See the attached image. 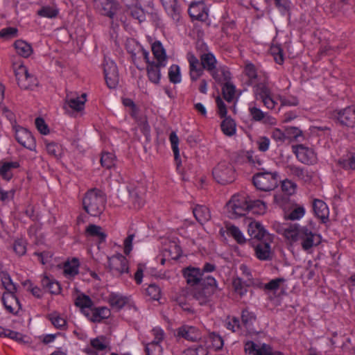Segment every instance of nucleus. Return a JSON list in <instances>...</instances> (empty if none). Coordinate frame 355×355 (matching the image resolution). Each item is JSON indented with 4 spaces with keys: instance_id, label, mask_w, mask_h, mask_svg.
Listing matches in <instances>:
<instances>
[{
    "instance_id": "f257e3e1",
    "label": "nucleus",
    "mask_w": 355,
    "mask_h": 355,
    "mask_svg": "<svg viewBox=\"0 0 355 355\" xmlns=\"http://www.w3.org/2000/svg\"><path fill=\"white\" fill-rule=\"evenodd\" d=\"M286 238L293 241H300L302 248L310 252L313 247L318 246L322 242V236L310 226L301 227L297 223L290 225L284 228Z\"/></svg>"
},
{
    "instance_id": "f03ea898",
    "label": "nucleus",
    "mask_w": 355,
    "mask_h": 355,
    "mask_svg": "<svg viewBox=\"0 0 355 355\" xmlns=\"http://www.w3.org/2000/svg\"><path fill=\"white\" fill-rule=\"evenodd\" d=\"M106 200V196L101 190L91 189L84 195L83 208L91 216L98 217L103 212Z\"/></svg>"
},
{
    "instance_id": "7ed1b4c3",
    "label": "nucleus",
    "mask_w": 355,
    "mask_h": 355,
    "mask_svg": "<svg viewBox=\"0 0 355 355\" xmlns=\"http://www.w3.org/2000/svg\"><path fill=\"white\" fill-rule=\"evenodd\" d=\"M248 209V196L245 193L234 194L225 205L226 214L231 219L246 215Z\"/></svg>"
},
{
    "instance_id": "20e7f679",
    "label": "nucleus",
    "mask_w": 355,
    "mask_h": 355,
    "mask_svg": "<svg viewBox=\"0 0 355 355\" xmlns=\"http://www.w3.org/2000/svg\"><path fill=\"white\" fill-rule=\"evenodd\" d=\"M86 101V93L79 92L76 90H69L64 98L63 108L69 116H76L78 114H82L85 110Z\"/></svg>"
},
{
    "instance_id": "39448f33",
    "label": "nucleus",
    "mask_w": 355,
    "mask_h": 355,
    "mask_svg": "<svg viewBox=\"0 0 355 355\" xmlns=\"http://www.w3.org/2000/svg\"><path fill=\"white\" fill-rule=\"evenodd\" d=\"M245 83L253 89H267V74L261 71H258L252 63H247L243 70Z\"/></svg>"
},
{
    "instance_id": "423d86ee",
    "label": "nucleus",
    "mask_w": 355,
    "mask_h": 355,
    "mask_svg": "<svg viewBox=\"0 0 355 355\" xmlns=\"http://www.w3.org/2000/svg\"><path fill=\"white\" fill-rule=\"evenodd\" d=\"M252 180L257 189L261 191H269L277 187L279 175L277 171L264 170L254 175Z\"/></svg>"
},
{
    "instance_id": "0eeeda50",
    "label": "nucleus",
    "mask_w": 355,
    "mask_h": 355,
    "mask_svg": "<svg viewBox=\"0 0 355 355\" xmlns=\"http://www.w3.org/2000/svg\"><path fill=\"white\" fill-rule=\"evenodd\" d=\"M200 287V289L196 291L194 297L199 304L204 305L210 301L211 296L216 291L217 282L214 277L208 275L202 279Z\"/></svg>"
},
{
    "instance_id": "6e6552de",
    "label": "nucleus",
    "mask_w": 355,
    "mask_h": 355,
    "mask_svg": "<svg viewBox=\"0 0 355 355\" xmlns=\"http://www.w3.org/2000/svg\"><path fill=\"white\" fill-rule=\"evenodd\" d=\"M212 175L214 180L221 184L232 183L235 180V171L232 165L225 161L214 168Z\"/></svg>"
},
{
    "instance_id": "1a4fd4ad",
    "label": "nucleus",
    "mask_w": 355,
    "mask_h": 355,
    "mask_svg": "<svg viewBox=\"0 0 355 355\" xmlns=\"http://www.w3.org/2000/svg\"><path fill=\"white\" fill-rule=\"evenodd\" d=\"M131 203L135 209H140L146 201V187L143 182L130 184L127 187Z\"/></svg>"
},
{
    "instance_id": "9d476101",
    "label": "nucleus",
    "mask_w": 355,
    "mask_h": 355,
    "mask_svg": "<svg viewBox=\"0 0 355 355\" xmlns=\"http://www.w3.org/2000/svg\"><path fill=\"white\" fill-rule=\"evenodd\" d=\"M103 67L105 83L108 89H116L119 80L116 63L110 58L105 57Z\"/></svg>"
},
{
    "instance_id": "9b49d317",
    "label": "nucleus",
    "mask_w": 355,
    "mask_h": 355,
    "mask_svg": "<svg viewBox=\"0 0 355 355\" xmlns=\"http://www.w3.org/2000/svg\"><path fill=\"white\" fill-rule=\"evenodd\" d=\"M125 49L130 54L134 64H137L141 58L146 62H149V52L144 49L136 40L128 38L125 42Z\"/></svg>"
},
{
    "instance_id": "f8f14e48",
    "label": "nucleus",
    "mask_w": 355,
    "mask_h": 355,
    "mask_svg": "<svg viewBox=\"0 0 355 355\" xmlns=\"http://www.w3.org/2000/svg\"><path fill=\"white\" fill-rule=\"evenodd\" d=\"M293 153L297 160L304 164L313 165L317 162V155L314 150L304 144H297L292 146Z\"/></svg>"
},
{
    "instance_id": "ddd939ff",
    "label": "nucleus",
    "mask_w": 355,
    "mask_h": 355,
    "mask_svg": "<svg viewBox=\"0 0 355 355\" xmlns=\"http://www.w3.org/2000/svg\"><path fill=\"white\" fill-rule=\"evenodd\" d=\"M211 75L221 89H236L232 73L227 66H219Z\"/></svg>"
},
{
    "instance_id": "4468645a",
    "label": "nucleus",
    "mask_w": 355,
    "mask_h": 355,
    "mask_svg": "<svg viewBox=\"0 0 355 355\" xmlns=\"http://www.w3.org/2000/svg\"><path fill=\"white\" fill-rule=\"evenodd\" d=\"M108 347L107 343L104 336H98L91 338L87 344L83 352L87 355H103Z\"/></svg>"
},
{
    "instance_id": "2eb2a0df",
    "label": "nucleus",
    "mask_w": 355,
    "mask_h": 355,
    "mask_svg": "<svg viewBox=\"0 0 355 355\" xmlns=\"http://www.w3.org/2000/svg\"><path fill=\"white\" fill-rule=\"evenodd\" d=\"M15 139L23 147L33 150L35 148V141L31 132L26 128L17 125L14 127Z\"/></svg>"
},
{
    "instance_id": "dca6fc26",
    "label": "nucleus",
    "mask_w": 355,
    "mask_h": 355,
    "mask_svg": "<svg viewBox=\"0 0 355 355\" xmlns=\"http://www.w3.org/2000/svg\"><path fill=\"white\" fill-rule=\"evenodd\" d=\"M160 2L167 16L178 23L182 17V12L180 2L178 0H160Z\"/></svg>"
},
{
    "instance_id": "f3484780",
    "label": "nucleus",
    "mask_w": 355,
    "mask_h": 355,
    "mask_svg": "<svg viewBox=\"0 0 355 355\" xmlns=\"http://www.w3.org/2000/svg\"><path fill=\"white\" fill-rule=\"evenodd\" d=\"M107 265L113 272H116L119 274L129 272L128 261L121 254L108 257Z\"/></svg>"
},
{
    "instance_id": "a211bd4d",
    "label": "nucleus",
    "mask_w": 355,
    "mask_h": 355,
    "mask_svg": "<svg viewBox=\"0 0 355 355\" xmlns=\"http://www.w3.org/2000/svg\"><path fill=\"white\" fill-rule=\"evenodd\" d=\"M336 117L341 125L354 128L355 126V105L338 110Z\"/></svg>"
},
{
    "instance_id": "6ab92c4d",
    "label": "nucleus",
    "mask_w": 355,
    "mask_h": 355,
    "mask_svg": "<svg viewBox=\"0 0 355 355\" xmlns=\"http://www.w3.org/2000/svg\"><path fill=\"white\" fill-rule=\"evenodd\" d=\"M176 336L191 342H196L201 338V333L197 327L187 324L177 329Z\"/></svg>"
},
{
    "instance_id": "aec40b11",
    "label": "nucleus",
    "mask_w": 355,
    "mask_h": 355,
    "mask_svg": "<svg viewBox=\"0 0 355 355\" xmlns=\"http://www.w3.org/2000/svg\"><path fill=\"white\" fill-rule=\"evenodd\" d=\"M254 252L259 260L269 261L272 259V252L270 242L268 241V238L258 241L254 246Z\"/></svg>"
},
{
    "instance_id": "412c9836",
    "label": "nucleus",
    "mask_w": 355,
    "mask_h": 355,
    "mask_svg": "<svg viewBox=\"0 0 355 355\" xmlns=\"http://www.w3.org/2000/svg\"><path fill=\"white\" fill-rule=\"evenodd\" d=\"M85 316L93 322H101L103 320L108 318L111 312L106 306L91 308L84 311Z\"/></svg>"
},
{
    "instance_id": "4be33fe9",
    "label": "nucleus",
    "mask_w": 355,
    "mask_h": 355,
    "mask_svg": "<svg viewBox=\"0 0 355 355\" xmlns=\"http://www.w3.org/2000/svg\"><path fill=\"white\" fill-rule=\"evenodd\" d=\"M2 302L6 311L14 315L17 314L21 309L15 292H4L2 295Z\"/></svg>"
},
{
    "instance_id": "5701e85b",
    "label": "nucleus",
    "mask_w": 355,
    "mask_h": 355,
    "mask_svg": "<svg viewBox=\"0 0 355 355\" xmlns=\"http://www.w3.org/2000/svg\"><path fill=\"white\" fill-rule=\"evenodd\" d=\"M245 351L247 355H272L274 353L270 345L263 343L259 346L252 341L245 344Z\"/></svg>"
},
{
    "instance_id": "b1692460",
    "label": "nucleus",
    "mask_w": 355,
    "mask_h": 355,
    "mask_svg": "<svg viewBox=\"0 0 355 355\" xmlns=\"http://www.w3.org/2000/svg\"><path fill=\"white\" fill-rule=\"evenodd\" d=\"M289 173L304 183H309L313 176V172L305 167L297 166L293 164L288 166Z\"/></svg>"
},
{
    "instance_id": "393cba45",
    "label": "nucleus",
    "mask_w": 355,
    "mask_h": 355,
    "mask_svg": "<svg viewBox=\"0 0 355 355\" xmlns=\"http://www.w3.org/2000/svg\"><path fill=\"white\" fill-rule=\"evenodd\" d=\"M183 276L190 286L202 284V272L199 268L189 266L183 270Z\"/></svg>"
},
{
    "instance_id": "a878e982",
    "label": "nucleus",
    "mask_w": 355,
    "mask_h": 355,
    "mask_svg": "<svg viewBox=\"0 0 355 355\" xmlns=\"http://www.w3.org/2000/svg\"><path fill=\"white\" fill-rule=\"evenodd\" d=\"M188 12L192 19L205 21L207 17V8L202 1L191 3Z\"/></svg>"
},
{
    "instance_id": "bb28decb",
    "label": "nucleus",
    "mask_w": 355,
    "mask_h": 355,
    "mask_svg": "<svg viewBox=\"0 0 355 355\" xmlns=\"http://www.w3.org/2000/svg\"><path fill=\"white\" fill-rule=\"evenodd\" d=\"M80 261L76 257L67 259L63 263V275L68 279H73L79 273Z\"/></svg>"
},
{
    "instance_id": "cd10ccee",
    "label": "nucleus",
    "mask_w": 355,
    "mask_h": 355,
    "mask_svg": "<svg viewBox=\"0 0 355 355\" xmlns=\"http://www.w3.org/2000/svg\"><path fill=\"white\" fill-rule=\"evenodd\" d=\"M151 49L156 60L155 63L159 64V66L166 67L168 59L166 51L161 42L158 40L154 42L152 44Z\"/></svg>"
},
{
    "instance_id": "c85d7f7f",
    "label": "nucleus",
    "mask_w": 355,
    "mask_h": 355,
    "mask_svg": "<svg viewBox=\"0 0 355 355\" xmlns=\"http://www.w3.org/2000/svg\"><path fill=\"white\" fill-rule=\"evenodd\" d=\"M121 102L131 118L136 122H139L141 119L139 107L130 98L122 97Z\"/></svg>"
},
{
    "instance_id": "c756f323",
    "label": "nucleus",
    "mask_w": 355,
    "mask_h": 355,
    "mask_svg": "<svg viewBox=\"0 0 355 355\" xmlns=\"http://www.w3.org/2000/svg\"><path fill=\"white\" fill-rule=\"evenodd\" d=\"M313 209L315 216L320 218L323 223L328 218L329 211L327 204L324 201L315 199L313 202Z\"/></svg>"
},
{
    "instance_id": "7c9ffc66",
    "label": "nucleus",
    "mask_w": 355,
    "mask_h": 355,
    "mask_svg": "<svg viewBox=\"0 0 355 355\" xmlns=\"http://www.w3.org/2000/svg\"><path fill=\"white\" fill-rule=\"evenodd\" d=\"M248 232L252 238L257 239L258 241L268 237L263 226L257 221H252L249 224Z\"/></svg>"
},
{
    "instance_id": "2f4dec72",
    "label": "nucleus",
    "mask_w": 355,
    "mask_h": 355,
    "mask_svg": "<svg viewBox=\"0 0 355 355\" xmlns=\"http://www.w3.org/2000/svg\"><path fill=\"white\" fill-rule=\"evenodd\" d=\"M201 65L203 69L207 70L211 74L218 67H216L217 60L212 53H205L200 55Z\"/></svg>"
},
{
    "instance_id": "473e14b6",
    "label": "nucleus",
    "mask_w": 355,
    "mask_h": 355,
    "mask_svg": "<svg viewBox=\"0 0 355 355\" xmlns=\"http://www.w3.org/2000/svg\"><path fill=\"white\" fill-rule=\"evenodd\" d=\"M108 301L112 307L121 309L128 303L129 298L121 293L112 292L108 296Z\"/></svg>"
},
{
    "instance_id": "72a5a7b5",
    "label": "nucleus",
    "mask_w": 355,
    "mask_h": 355,
    "mask_svg": "<svg viewBox=\"0 0 355 355\" xmlns=\"http://www.w3.org/2000/svg\"><path fill=\"white\" fill-rule=\"evenodd\" d=\"M41 284L44 289L53 295L60 293L61 287L58 282L44 275L41 279Z\"/></svg>"
},
{
    "instance_id": "f704fd0d",
    "label": "nucleus",
    "mask_w": 355,
    "mask_h": 355,
    "mask_svg": "<svg viewBox=\"0 0 355 355\" xmlns=\"http://www.w3.org/2000/svg\"><path fill=\"white\" fill-rule=\"evenodd\" d=\"M19 162L17 161L3 162L0 166V175L3 180L10 181L13 177L11 171L19 168Z\"/></svg>"
},
{
    "instance_id": "c9c22d12",
    "label": "nucleus",
    "mask_w": 355,
    "mask_h": 355,
    "mask_svg": "<svg viewBox=\"0 0 355 355\" xmlns=\"http://www.w3.org/2000/svg\"><path fill=\"white\" fill-rule=\"evenodd\" d=\"M247 281L243 279L241 277H236L232 279V288L234 293L241 297L245 295L248 293V288L254 284H246Z\"/></svg>"
},
{
    "instance_id": "e433bc0d",
    "label": "nucleus",
    "mask_w": 355,
    "mask_h": 355,
    "mask_svg": "<svg viewBox=\"0 0 355 355\" xmlns=\"http://www.w3.org/2000/svg\"><path fill=\"white\" fill-rule=\"evenodd\" d=\"M193 216L201 225L211 218L209 209L205 205H196L193 209Z\"/></svg>"
},
{
    "instance_id": "4c0bfd02",
    "label": "nucleus",
    "mask_w": 355,
    "mask_h": 355,
    "mask_svg": "<svg viewBox=\"0 0 355 355\" xmlns=\"http://www.w3.org/2000/svg\"><path fill=\"white\" fill-rule=\"evenodd\" d=\"M225 229L227 234L233 238L237 243L243 244L245 243L246 239L237 226L232 224H227L225 225Z\"/></svg>"
},
{
    "instance_id": "58836bf2",
    "label": "nucleus",
    "mask_w": 355,
    "mask_h": 355,
    "mask_svg": "<svg viewBox=\"0 0 355 355\" xmlns=\"http://www.w3.org/2000/svg\"><path fill=\"white\" fill-rule=\"evenodd\" d=\"M223 346V340L218 334L215 333H211L205 338V347L207 349L211 348L214 350L220 349Z\"/></svg>"
},
{
    "instance_id": "ea45409f",
    "label": "nucleus",
    "mask_w": 355,
    "mask_h": 355,
    "mask_svg": "<svg viewBox=\"0 0 355 355\" xmlns=\"http://www.w3.org/2000/svg\"><path fill=\"white\" fill-rule=\"evenodd\" d=\"M14 47L17 53L23 58H28L33 51L31 45L22 40L15 41Z\"/></svg>"
},
{
    "instance_id": "a19ab883",
    "label": "nucleus",
    "mask_w": 355,
    "mask_h": 355,
    "mask_svg": "<svg viewBox=\"0 0 355 355\" xmlns=\"http://www.w3.org/2000/svg\"><path fill=\"white\" fill-rule=\"evenodd\" d=\"M220 128L223 133L227 137L234 136L236 133V122L230 116L223 119L220 123Z\"/></svg>"
},
{
    "instance_id": "79ce46f5",
    "label": "nucleus",
    "mask_w": 355,
    "mask_h": 355,
    "mask_svg": "<svg viewBox=\"0 0 355 355\" xmlns=\"http://www.w3.org/2000/svg\"><path fill=\"white\" fill-rule=\"evenodd\" d=\"M101 3V13L113 19L117 9V3L114 0H100Z\"/></svg>"
},
{
    "instance_id": "37998d69",
    "label": "nucleus",
    "mask_w": 355,
    "mask_h": 355,
    "mask_svg": "<svg viewBox=\"0 0 355 355\" xmlns=\"http://www.w3.org/2000/svg\"><path fill=\"white\" fill-rule=\"evenodd\" d=\"M132 6L126 5L128 8V11L130 15L135 19H137L139 22H142L146 20V14L144 9L139 4L137 0H133Z\"/></svg>"
},
{
    "instance_id": "c03bdc74",
    "label": "nucleus",
    "mask_w": 355,
    "mask_h": 355,
    "mask_svg": "<svg viewBox=\"0 0 355 355\" xmlns=\"http://www.w3.org/2000/svg\"><path fill=\"white\" fill-rule=\"evenodd\" d=\"M169 141L171 149L174 155V160L178 167L181 164V159L180 156L179 143L180 139L175 132H171L169 135Z\"/></svg>"
},
{
    "instance_id": "a18cd8bd",
    "label": "nucleus",
    "mask_w": 355,
    "mask_h": 355,
    "mask_svg": "<svg viewBox=\"0 0 355 355\" xmlns=\"http://www.w3.org/2000/svg\"><path fill=\"white\" fill-rule=\"evenodd\" d=\"M146 63L148 64L147 73L149 80L154 83H158L161 77L160 68L162 67L150 60Z\"/></svg>"
},
{
    "instance_id": "49530a36",
    "label": "nucleus",
    "mask_w": 355,
    "mask_h": 355,
    "mask_svg": "<svg viewBox=\"0 0 355 355\" xmlns=\"http://www.w3.org/2000/svg\"><path fill=\"white\" fill-rule=\"evenodd\" d=\"M248 214L252 213V214L261 215L264 214L266 206L265 203L261 200H252L248 197Z\"/></svg>"
},
{
    "instance_id": "de8ad7c7",
    "label": "nucleus",
    "mask_w": 355,
    "mask_h": 355,
    "mask_svg": "<svg viewBox=\"0 0 355 355\" xmlns=\"http://www.w3.org/2000/svg\"><path fill=\"white\" fill-rule=\"evenodd\" d=\"M338 163L345 170H355V152H348L338 159Z\"/></svg>"
},
{
    "instance_id": "09e8293b",
    "label": "nucleus",
    "mask_w": 355,
    "mask_h": 355,
    "mask_svg": "<svg viewBox=\"0 0 355 355\" xmlns=\"http://www.w3.org/2000/svg\"><path fill=\"white\" fill-rule=\"evenodd\" d=\"M0 279L2 286L6 290L5 292H16V285L13 283L10 275L7 272H0Z\"/></svg>"
},
{
    "instance_id": "8fccbe9b",
    "label": "nucleus",
    "mask_w": 355,
    "mask_h": 355,
    "mask_svg": "<svg viewBox=\"0 0 355 355\" xmlns=\"http://www.w3.org/2000/svg\"><path fill=\"white\" fill-rule=\"evenodd\" d=\"M189 74L192 83L198 82V89H207L208 82L202 77L203 70L189 71Z\"/></svg>"
},
{
    "instance_id": "3c124183",
    "label": "nucleus",
    "mask_w": 355,
    "mask_h": 355,
    "mask_svg": "<svg viewBox=\"0 0 355 355\" xmlns=\"http://www.w3.org/2000/svg\"><path fill=\"white\" fill-rule=\"evenodd\" d=\"M150 333L153 339L148 343V344L162 345L166 337V334L161 327H155L152 329Z\"/></svg>"
},
{
    "instance_id": "603ef678",
    "label": "nucleus",
    "mask_w": 355,
    "mask_h": 355,
    "mask_svg": "<svg viewBox=\"0 0 355 355\" xmlns=\"http://www.w3.org/2000/svg\"><path fill=\"white\" fill-rule=\"evenodd\" d=\"M59 14V10L56 6H44L37 10V15L41 17L55 18Z\"/></svg>"
},
{
    "instance_id": "864d4df0",
    "label": "nucleus",
    "mask_w": 355,
    "mask_h": 355,
    "mask_svg": "<svg viewBox=\"0 0 355 355\" xmlns=\"http://www.w3.org/2000/svg\"><path fill=\"white\" fill-rule=\"evenodd\" d=\"M13 252L18 257L26 254L27 250V242L23 238L17 239L14 241L12 246Z\"/></svg>"
},
{
    "instance_id": "5fc2aeb1",
    "label": "nucleus",
    "mask_w": 355,
    "mask_h": 355,
    "mask_svg": "<svg viewBox=\"0 0 355 355\" xmlns=\"http://www.w3.org/2000/svg\"><path fill=\"white\" fill-rule=\"evenodd\" d=\"M249 112L252 119L255 121H263V123L270 121V117L268 113L262 112L259 108L255 106H250L249 107Z\"/></svg>"
},
{
    "instance_id": "6e6d98bb",
    "label": "nucleus",
    "mask_w": 355,
    "mask_h": 355,
    "mask_svg": "<svg viewBox=\"0 0 355 355\" xmlns=\"http://www.w3.org/2000/svg\"><path fill=\"white\" fill-rule=\"evenodd\" d=\"M86 233L88 236H96L100 242H103L106 239V234L102 232V228L96 225L91 224L86 228Z\"/></svg>"
},
{
    "instance_id": "4d7b16f0",
    "label": "nucleus",
    "mask_w": 355,
    "mask_h": 355,
    "mask_svg": "<svg viewBox=\"0 0 355 355\" xmlns=\"http://www.w3.org/2000/svg\"><path fill=\"white\" fill-rule=\"evenodd\" d=\"M49 319L51 324L58 329L64 330L67 329V322L64 318L60 315L53 313L49 315Z\"/></svg>"
},
{
    "instance_id": "13d9d810",
    "label": "nucleus",
    "mask_w": 355,
    "mask_h": 355,
    "mask_svg": "<svg viewBox=\"0 0 355 355\" xmlns=\"http://www.w3.org/2000/svg\"><path fill=\"white\" fill-rule=\"evenodd\" d=\"M168 76L171 83H180L182 81L180 67L178 64H172L168 69Z\"/></svg>"
},
{
    "instance_id": "bf43d9fd",
    "label": "nucleus",
    "mask_w": 355,
    "mask_h": 355,
    "mask_svg": "<svg viewBox=\"0 0 355 355\" xmlns=\"http://www.w3.org/2000/svg\"><path fill=\"white\" fill-rule=\"evenodd\" d=\"M75 305L78 307H80L83 309V311H85L92 308L93 305V302L91 298L85 294H81L78 295V297L75 300Z\"/></svg>"
},
{
    "instance_id": "052dcab7",
    "label": "nucleus",
    "mask_w": 355,
    "mask_h": 355,
    "mask_svg": "<svg viewBox=\"0 0 355 355\" xmlns=\"http://www.w3.org/2000/svg\"><path fill=\"white\" fill-rule=\"evenodd\" d=\"M115 155L112 153L103 152L101 157V166L107 169H110L115 165Z\"/></svg>"
},
{
    "instance_id": "680f3d73",
    "label": "nucleus",
    "mask_w": 355,
    "mask_h": 355,
    "mask_svg": "<svg viewBox=\"0 0 355 355\" xmlns=\"http://www.w3.org/2000/svg\"><path fill=\"white\" fill-rule=\"evenodd\" d=\"M239 271L242 275L243 279L247 281L246 284H252L254 285V278L252 269L245 263L239 266Z\"/></svg>"
},
{
    "instance_id": "e2e57ef3",
    "label": "nucleus",
    "mask_w": 355,
    "mask_h": 355,
    "mask_svg": "<svg viewBox=\"0 0 355 355\" xmlns=\"http://www.w3.org/2000/svg\"><path fill=\"white\" fill-rule=\"evenodd\" d=\"M305 214V209L303 206L295 205L286 215L288 219L291 220H300Z\"/></svg>"
},
{
    "instance_id": "0e129e2a",
    "label": "nucleus",
    "mask_w": 355,
    "mask_h": 355,
    "mask_svg": "<svg viewBox=\"0 0 355 355\" xmlns=\"http://www.w3.org/2000/svg\"><path fill=\"white\" fill-rule=\"evenodd\" d=\"M270 54L272 55L276 63L282 64L284 61L283 49L280 45H273L270 49Z\"/></svg>"
},
{
    "instance_id": "69168bd1",
    "label": "nucleus",
    "mask_w": 355,
    "mask_h": 355,
    "mask_svg": "<svg viewBox=\"0 0 355 355\" xmlns=\"http://www.w3.org/2000/svg\"><path fill=\"white\" fill-rule=\"evenodd\" d=\"M15 74L16 77V80H17L18 85L20 86V83L24 80H27L29 77V73L28 72L27 68L24 65H19L15 69Z\"/></svg>"
},
{
    "instance_id": "338daca9",
    "label": "nucleus",
    "mask_w": 355,
    "mask_h": 355,
    "mask_svg": "<svg viewBox=\"0 0 355 355\" xmlns=\"http://www.w3.org/2000/svg\"><path fill=\"white\" fill-rule=\"evenodd\" d=\"M145 352L146 355H162V345L145 344Z\"/></svg>"
},
{
    "instance_id": "774afa93",
    "label": "nucleus",
    "mask_w": 355,
    "mask_h": 355,
    "mask_svg": "<svg viewBox=\"0 0 355 355\" xmlns=\"http://www.w3.org/2000/svg\"><path fill=\"white\" fill-rule=\"evenodd\" d=\"M207 347L200 345L197 347L188 348L185 352V355H208Z\"/></svg>"
}]
</instances>
